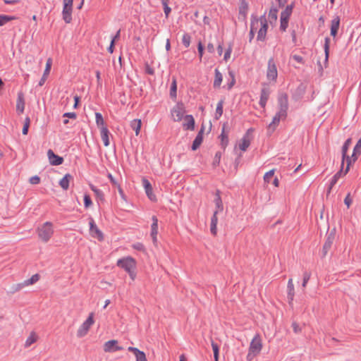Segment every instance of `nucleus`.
Segmentation results:
<instances>
[{"label":"nucleus","mask_w":361,"mask_h":361,"mask_svg":"<svg viewBox=\"0 0 361 361\" xmlns=\"http://www.w3.org/2000/svg\"><path fill=\"white\" fill-rule=\"evenodd\" d=\"M257 40L259 42H265L267 39V32L264 31L259 28H258Z\"/></svg>","instance_id":"nucleus-46"},{"label":"nucleus","mask_w":361,"mask_h":361,"mask_svg":"<svg viewBox=\"0 0 361 361\" xmlns=\"http://www.w3.org/2000/svg\"><path fill=\"white\" fill-rule=\"evenodd\" d=\"M123 348L118 345L116 340H111L104 343V350L105 352H116L123 350Z\"/></svg>","instance_id":"nucleus-12"},{"label":"nucleus","mask_w":361,"mask_h":361,"mask_svg":"<svg viewBox=\"0 0 361 361\" xmlns=\"http://www.w3.org/2000/svg\"><path fill=\"white\" fill-rule=\"evenodd\" d=\"M39 275L38 274H35L32 275L30 279H28L24 281V284H25V286H28L30 285L34 284L36 282H37L39 281Z\"/></svg>","instance_id":"nucleus-42"},{"label":"nucleus","mask_w":361,"mask_h":361,"mask_svg":"<svg viewBox=\"0 0 361 361\" xmlns=\"http://www.w3.org/2000/svg\"><path fill=\"white\" fill-rule=\"evenodd\" d=\"M95 121L97 126L100 128V130L102 129V128H107L104 124L103 116L100 113H95Z\"/></svg>","instance_id":"nucleus-38"},{"label":"nucleus","mask_w":361,"mask_h":361,"mask_svg":"<svg viewBox=\"0 0 361 361\" xmlns=\"http://www.w3.org/2000/svg\"><path fill=\"white\" fill-rule=\"evenodd\" d=\"M258 354L255 352H251L250 350H248V353L247 355L246 359L247 361H252L254 357L257 356Z\"/></svg>","instance_id":"nucleus-59"},{"label":"nucleus","mask_w":361,"mask_h":361,"mask_svg":"<svg viewBox=\"0 0 361 361\" xmlns=\"http://www.w3.org/2000/svg\"><path fill=\"white\" fill-rule=\"evenodd\" d=\"M128 350L132 352L135 355L136 361H147L145 353L135 347H128Z\"/></svg>","instance_id":"nucleus-15"},{"label":"nucleus","mask_w":361,"mask_h":361,"mask_svg":"<svg viewBox=\"0 0 361 361\" xmlns=\"http://www.w3.org/2000/svg\"><path fill=\"white\" fill-rule=\"evenodd\" d=\"M289 19L280 17V30L285 32L288 26Z\"/></svg>","instance_id":"nucleus-47"},{"label":"nucleus","mask_w":361,"mask_h":361,"mask_svg":"<svg viewBox=\"0 0 361 361\" xmlns=\"http://www.w3.org/2000/svg\"><path fill=\"white\" fill-rule=\"evenodd\" d=\"M117 266L123 269L126 272H130V270L135 269L136 262L133 257H126L119 259L117 261Z\"/></svg>","instance_id":"nucleus-3"},{"label":"nucleus","mask_w":361,"mask_h":361,"mask_svg":"<svg viewBox=\"0 0 361 361\" xmlns=\"http://www.w3.org/2000/svg\"><path fill=\"white\" fill-rule=\"evenodd\" d=\"M47 156L49 161V163L52 166H59L61 164L63 161V159L59 155L54 154L53 150L49 149L47 152Z\"/></svg>","instance_id":"nucleus-13"},{"label":"nucleus","mask_w":361,"mask_h":361,"mask_svg":"<svg viewBox=\"0 0 361 361\" xmlns=\"http://www.w3.org/2000/svg\"><path fill=\"white\" fill-rule=\"evenodd\" d=\"M219 213V210H215L214 212L213 216L211 219V224H210V231L213 235L216 234V225L218 223L217 214Z\"/></svg>","instance_id":"nucleus-29"},{"label":"nucleus","mask_w":361,"mask_h":361,"mask_svg":"<svg viewBox=\"0 0 361 361\" xmlns=\"http://www.w3.org/2000/svg\"><path fill=\"white\" fill-rule=\"evenodd\" d=\"M190 40H191V37L190 36L189 34L188 33H185L183 35V38H182V43L184 45V47L185 48H188L190 47Z\"/></svg>","instance_id":"nucleus-48"},{"label":"nucleus","mask_w":361,"mask_h":361,"mask_svg":"<svg viewBox=\"0 0 361 361\" xmlns=\"http://www.w3.org/2000/svg\"><path fill=\"white\" fill-rule=\"evenodd\" d=\"M73 179V177L70 173H66L63 178L59 181V185L64 190H67L69 188L70 181Z\"/></svg>","instance_id":"nucleus-25"},{"label":"nucleus","mask_w":361,"mask_h":361,"mask_svg":"<svg viewBox=\"0 0 361 361\" xmlns=\"http://www.w3.org/2000/svg\"><path fill=\"white\" fill-rule=\"evenodd\" d=\"M203 132H204V130H203V128H202L199 131L197 135H196L195 140L192 142V145L191 147L192 150H193V151L196 150L202 144V140H203Z\"/></svg>","instance_id":"nucleus-24"},{"label":"nucleus","mask_w":361,"mask_h":361,"mask_svg":"<svg viewBox=\"0 0 361 361\" xmlns=\"http://www.w3.org/2000/svg\"><path fill=\"white\" fill-rule=\"evenodd\" d=\"M212 347L214 352V357L215 361L219 360V348L217 343L212 342Z\"/></svg>","instance_id":"nucleus-50"},{"label":"nucleus","mask_w":361,"mask_h":361,"mask_svg":"<svg viewBox=\"0 0 361 361\" xmlns=\"http://www.w3.org/2000/svg\"><path fill=\"white\" fill-rule=\"evenodd\" d=\"M36 341V335L32 333L29 337L26 339L25 346L29 347Z\"/></svg>","instance_id":"nucleus-49"},{"label":"nucleus","mask_w":361,"mask_h":361,"mask_svg":"<svg viewBox=\"0 0 361 361\" xmlns=\"http://www.w3.org/2000/svg\"><path fill=\"white\" fill-rule=\"evenodd\" d=\"M293 5H288L286 8L281 13V18L289 19L293 12Z\"/></svg>","instance_id":"nucleus-37"},{"label":"nucleus","mask_w":361,"mask_h":361,"mask_svg":"<svg viewBox=\"0 0 361 361\" xmlns=\"http://www.w3.org/2000/svg\"><path fill=\"white\" fill-rule=\"evenodd\" d=\"M100 133H101V138L104 142V146L108 147L110 144L109 138V131L108 128H102V129H101V130H100Z\"/></svg>","instance_id":"nucleus-32"},{"label":"nucleus","mask_w":361,"mask_h":361,"mask_svg":"<svg viewBox=\"0 0 361 361\" xmlns=\"http://www.w3.org/2000/svg\"><path fill=\"white\" fill-rule=\"evenodd\" d=\"M163 8H164V14H165L166 17L167 18L171 11V8L169 6V5H163Z\"/></svg>","instance_id":"nucleus-64"},{"label":"nucleus","mask_w":361,"mask_h":361,"mask_svg":"<svg viewBox=\"0 0 361 361\" xmlns=\"http://www.w3.org/2000/svg\"><path fill=\"white\" fill-rule=\"evenodd\" d=\"M197 50H198L200 59H201L202 58L203 52H204V46L202 45L201 42H199V43L197 44Z\"/></svg>","instance_id":"nucleus-58"},{"label":"nucleus","mask_w":361,"mask_h":361,"mask_svg":"<svg viewBox=\"0 0 361 361\" xmlns=\"http://www.w3.org/2000/svg\"><path fill=\"white\" fill-rule=\"evenodd\" d=\"M292 58L293 60H295V61H297L299 63L303 64L305 63L303 58L299 55H296V54L293 55Z\"/></svg>","instance_id":"nucleus-61"},{"label":"nucleus","mask_w":361,"mask_h":361,"mask_svg":"<svg viewBox=\"0 0 361 361\" xmlns=\"http://www.w3.org/2000/svg\"><path fill=\"white\" fill-rule=\"evenodd\" d=\"M63 117L75 119L77 117V114L75 112H67L63 114Z\"/></svg>","instance_id":"nucleus-62"},{"label":"nucleus","mask_w":361,"mask_h":361,"mask_svg":"<svg viewBox=\"0 0 361 361\" xmlns=\"http://www.w3.org/2000/svg\"><path fill=\"white\" fill-rule=\"evenodd\" d=\"M251 131H252V128L248 129L239 142V148L243 152L246 151L250 145L251 137L250 133Z\"/></svg>","instance_id":"nucleus-10"},{"label":"nucleus","mask_w":361,"mask_h":361,"mask_svg":"<svg viewBox=\"0 0 361 361\" xmlns=\"http://www.w3.org/2000/svg\"><path fill=\"white\" fill-rule=\"evenodd\" d=\"M224 104V99H220L217 103L215 115H214V118L216 120H219L223 114Z\"/></svg>","instance_id":"nucleus-33"},{"label":"nucleus","mask_w":361,"mask_h":361,"mask_svg":"<svg viewBox=\"0 0 361 361\" xmlns=\"http://www.w3.org/2000/svg\"><path fill=\"white\" fill-rule=\"evenodd\" d=\"M25 109V99L23 92L18 93V98L16 102V110L18 113H23Z\"/></svg>","instance_id":"nucleus-23"},{"label":"nucleus","mask_w":361,"mask_h":361,"mask_svg":"<svg viewBox=\"0 0 361 361\" xmlns=\"http://www.w3.org/2000/svg\"><path fill=\"white\" fill-rule=\"evenodd\" d=\"M254 18L258 21L259 28L267 32L268 30V23L267 19L266 18V14L261 16L259 18L254 15Z\"/></svg>","instance_id":"nucleus-27"},{"label":"nucleus","mask_w":361,"mask_h":361,"mask_svg":"<svg viewBox=\"0 0 361 361\" xmlns=\"http://www.w3.org/2000/svg\"><path fill=\"white\" fill-rule=\"evenodd\" d=\"M90 188L94 192V195L97 198L102 200H104V195L102 190L97 188L96 186L93 185H90Z\"/></svg>","instance_id":"nucleus-41"},{"label":"nucleus","mask_w":361,"mask_h":361,"mask_svg":"<svg viewBox=\"0 0 361 361\" xmlns=\"http://www.w3.org/2000/svg\"><path fill=\"white\" fill-rule=\"evenodd\" d=\"M51 64H52V60L51 58H49L46 63V67H45V70L44 71L43 75L41 78L40 80L39 81V86H42L44 84V82L47 78V76L50 73Z\"/></svg>","instance_id":"nucleus-19"},{"label":"nucleus","mask_w":361,"mask_h":361,"mask_svg":"<svg viewBox=\"0 0 361 361\" xmlns=\"http://www.w3.org/2000/svg\"><path fill=\"white\" fill-rule=\"evenodd\" d=\"M89 220H90L89 226H90V235L93 238H97L99 240H102L104 239L103 233L97 226V225L94 222V220L92 217H90Z\"/></svg>","instance_id":"nucleus-6"},{"label":"nucleus","mask_w":361,"mask_h":361,"mask_svg":"<svg viewBox=\"0 0 361 361\" xmlns=\"http://www.w3.org/2000/svg\"><path fill=\"white\" fill-rule=\"evenodd\" d=\"M142 185L147 197L152 202L157 201V197L153 192L152 187L150 182L147 178L142 179Z\"/></svg>","instance_id":"nucleus-9"},{"label":"nucleus","mask_w":361,"mask_h":361,"mask_svg":"<svg viewBox=\"0 0 361 361\" xmlns=\"http://www.w3.org/2000/svg\"><path fill=\"white\" fill-rule=\"evenodd\" d=\"M141 121L140 119H134L130 123V127L135 131V135H138L141 128Z\"/></svg>","instance_id":"nucleus-35"},{"label":"nucleus","mask_w":361,"mask_h":361,"mask_svg":"<svg viewBox=\"0 0 361 361\" xmlns=\"http://www.w3.org/2000/svg\"><path fill=\"white\" fill-rule=\"evenodd\" d=\"M38 237L44 243L48 242L54 234L52 223L47 221L37 229Z\"/></svg>","instance_id":"nucleus-1"},{"label":"nucleus","mask_w":361,"mask_h":361,"mask_svg":"<svg viewBox=\"0 0 361 361\" xmlns=\"http://www.w3.org/2000/svg\"><path fill=\"white\" fill-rule=\"evenodd\" d=\"M177 84H176V80L175 78H173L171 87H170V97L172 99H176L177 94Z\"/></svg>","instance_id":"nucleus-40"},{"label":"nucleus","mask_w":361,"mask_h":361,"mask_svg":"<svg viewBox=\"0 0 361 361\" xmlns=\"http://www.w3.org/2000/svg\"><path fill=\"white\" fill-rule=\"evenodd\" d=\"M185 107L183 103H178L171 109V116L174 121H180L183 118Z\"/></svg>","instance_id":"nucleus-5"},{"label":"nucleus","mask_w":361,"mask_h":361,"mask_svg":"<svg viewBox=\"0 0 361 361\" xmlns=\"http://www.w3.org/2000/svg\"><path fill=\"white\" fill-rule=\"evenodd\" d=\"M231 52H232V47H231V46H229V47L225 51L224 56V59L226 61H227L230 59Z\"/></svg>","instance_id":"nucleus-56"},{"label":"nucleus","mask_w":361,"mask_h":361,"mask_svg":"<svg viewBox=\"0 0 361 361\" xmlns=\"http://www.w3.org/2000/svg\"><path fill=\"white\" fill-rule=\"evenodd\" d=\"M262 348V339L259 334H255L254 338L250 342L249 350L251 352L259 354Z\"/></svg>","instance_id":"nucleus-7"},{"label":"nucleus","mask_w":361,"mask_h":361,"mask_svg":"<svg viewBox=\"0 0 361 361\" xmlns=\"http://www.w3.org/2000/svg\"><path fill=\"white\" fill-rule=\"evenodd\" d=\"M277 14H278V9L275 7H272L270 8L269 12L268 18L270 22V23H275L277 20Z\"/></svg>","instance_id":"nucleus-36"},{"label":"nucleus","mask_w":361,"mask_h":361,"mask_svg":"<svg viewBox=\"0 0 361 361\" xmlns=\"http://www.w3.org/2000/svg\"><path fill=\"white\" fill-rule=\"evenodd\" d=\"M295 297V288L293 279H289L287 284V298L290 306H293Z\"/></svg>","instance_id":"nucleus-11"},{"label":"nucleus","mask_w":361,"mask_h":361,"mask_svg":"<svg viewBox=\"0 0 361 361\" xmlns=\"http://www.w3.org/2000/svg\"><path fill=\"white\" fill-rule=\"evenodd\" d=\"M311 277V272L305 271L303 272V277H302V288H305L307 286V284L310 279Z\"/></svg>","instance_id":"nucleus-44"},{"label":"nucleus","mask_w":361,"mask_h":361,"mask_svg":"<svg viewBox=\"0 0 361 361\" xmlns=\"http://www.w3.org/2000/svg\"><path fill=\"white\" fill-rule=\"evenodd\" d=\"M340 26V18L339 16H335L331 22V35L333 37H336L338 34V31Z\"/></svg>","instance_id":"nucleus-17"},{"label":"nucleus","mask_w":361,"mask_h":361,"mask_svg":"<svg viewBox=\"0 0 361 361\" xmlns=\"http://www.w3.org/2000/svg\"><path fill=\"white\" fill-rule=\"evenodd\" d=\"M214 202L216 205V210H219V212L223 211L224 206H223L222 200H221V197L220 195V191L219 190H217L216 192Z\"/></svg>","instance_id":"nucleus-31"},{"label":"nucleus","mask_w":361,"mask_h":361,"mask_svg":"<svg viewBox=\"0 0 361 361\" xmlns=\"http://www.w3.org/2000/svg\"><path fill=\"white\" fill-rule=\"evenodd\" d=\"M274 170L272 169V170H270L268 172H267L264 176V180L265 182L267 183H269L270 181V179L271 178V177L274 176Z\"/></svg>","instance_id":"nucleus-54"},{"label":"nucleus","mask_w":361,"mask_h":361,"mask_svg":"<svg viewBox=\"0 0 361 361\" xmlns=\"http://www.w3.org/2000/svg\"><path fill=\"white\" fill-rule=\"evenodd\" d=\"M352 143V139L351 138H348L343 147H342V149H341V152H342V162H341V167L343 166L344 165V161H347V157H348L347 155V152H348V148L350 146Z\"/></svg>","instance_id":"nucleus-21"},{"label":"nucleus","mask_w":361,"mask_h":361,"mask_svg":"<svg viewBox=\"0 0 361 361\" xmlns=\"http://www.w3.org/2000/svg\"><path fill=\"white\" fill-rule=\"evenodd\" d=\"M334 240V235H329L327 236L325 243L323 245L322 252L323 255L325 256L329 250L331 248V246L333 245Z\"/></svg>","instance_id":"nucleus-26"},{"label":"nucleus","mask_w":361,"mask_h":361,"mask_svg":"<svg viewBox=\"0 0 361 361\" xmlns=\"http://www.w3.org/2000/svg\"><path fill=\"white\" fill-rule=\"evenodd\" d=\"M17 19V17L15 16H8V15H1L0 14V26L4 25L8 22Z\"/></svg>","instance_id":"nucleus-39"},{"label":"nucleus","mask_w":361,"mask_h":361,"mask_svg":"<svg viewBox=\"0 0 361 361\" xmlns=\"http://www.w3.org/2000/svg\"><path fill=\"white\" fill-rule=\"evenodd\" d=\"M329 44H330V38L326 37L324 40V49L325 53V60L327 61L329 54Z\"/></svg>","instance_id":"nucleus-45"},{"label":"nucleus","mask_w":361,"mask_h":361,"mask_svg":"<svg viewBox=\"0 0 361 361\" xmlns=\"http://www.w3.org/2000/svg\"><path fill=\"white\" fill-rule=\"evenodd\" d=\"M279 108L288 110V100L286 94H281L278 98Z\"/></svg>","instance_id":"nucleus-28"},{"label":"nucleus","mask_w":361,"mask_h":361,"mask_svg":"<svg viewBox=\"0 0 361 361\" xmlns=\"http://www.w3.org/2000/svg\"><path fill=\"white\" fill-rule=\"evenodd\" d=\"M287 111L288 110L279 108V111L276 112V115L279 116L281 120H284L287 117Z\"/></svg>","instance_id":"nucleus-52"},{"label":"nucleus","mask_w":361,"mask_h":361,"mask_svg":"<svg viewBox=\"0 0 361 361\" xmlns=\"http://www.w3.org/2000/svg\"><path fill=\"white\" fill-rule=\"evenodd\" d=\"M40 181V178L38 176H32L30 178V183L33 185L38 184Z\"/></svg>","instance_id":"nucleus-60"},{"label":"nucleus","mask_w":361,"mask_h":361,"mask_svg":"<svg viewBox=\"0 0 361 361\" xmlns=\"http://www.w3.org/2000/svg\"><path fill=\"white\" fill-rule=\"evenodd\" d=\"M221 138L222 145H227L228 142V135L224 133V127L223 128L221 134L220 135Z\"/></svg>","instance_id":"nucleus-55"},{"label":"nucleus","mask_w":361,"mask_h":361,"mask_svg":"<svg viewBox=\"0 0 361 361\" xmlns=\"http://www.w3.org/2000/svg\"><path fill=\"white\" fill-rule=\"evenodd\" d=\"M25 286H25V284H24V281L23 283L14 284L11 287V289L10 292L12 293H14L16 292H18V291L20 290L22 288H23Z\"/></svg>","instance_id":"nucleus-51"},{"label":"nucleus","mask_w":361,"mask_h":361,"mask_svg":"<svg viewBox=\"0 0 361 361\" xmlns=\"http://www.w3.org/2000/svg\"><path fill=\"white\" fill-rule=\"evenodd\" d=\"M342 173V169L338 171L330 180L328 192L329 193L332 188L336 184L338 180L340 178Z\"/></svg>","instance_id":"nucleus-34"},{"label":"nucleus","mask_w":361,"mask_h":361,"mask_svg":"<svg viewBox=\"0 0 361 361\" xmlns=\"http://www.w3.org/2000/svg\"><path fill=\"white\" fill-rule=\"evenodd\" d=\"M270 91L268 88H262L260 94L259 104L261 107L264 108L269 99Z\"/></svg>","instance_id":"nucleus-20"},{"label":"nucleus","mask_w":361,"mask_h":361,"mask_svg":"<svg viewBox=\"0 0 361 361\" xmlns=\"http://www.w3.org/2000/svg\"><path fill=\"white\" fill-rule=\"evenodd\" d=\"M93 316H94L93 313H90L89 317L87 318V319L79 327V329L77 331L78 337L82 338L87 334L90 328L94 324Z\"/></svg>","instance_id":"nucleus-4"},{"label":"nucleus","mask_w":361,"mask_h":361,"mask_svg":"<svg viewBox=\"0 0 361 361\" xmlns=\"http://www.w3.org/2000/svg\"><path fill=\"white\" fill-rule=\"evenodd\" d=\"M292 327H293V331L295 334H299L302 331L301 327L295 322H293L292 323Z\"/></svg>","instance_id":"nucleus-57"},{"label":"nucleus","mask_w":361,"mask_h":361,"mask_svg":"<svg viewBox=\"0 0 361 361\" xmlns=\"http://www.w3.org/2000/svg\"><path fill=\"white\" fill-rule=\"evenodd\" d=\"M361 154V137L359 139L355 146L353 148V154L350 157H347V166L345 170V174L348 173L350 169V165L355 162L358 157Z\"/></svg>","instance_id":"nucleus-2"},{"label":"nucleus","mask_w":361,"mask_h":361,"mask_svg":"<svg viewBox=\"0 0 361 361\" xmlns=\"http://www.w3.org/2000/svg\"><path fill=\"white\" fill-rule=\"evenodd\" d=\"M185 122L183 123L185 130H193L195 128V120L192 115H186Z\"/></svg>","instance_id":"nucleus-22"},{"label":"nucleus","mask_w":361,"mask_h":361,"mask_svg":"<svg viewBox=\"0 0 361 361\" xmlns=\"http://www.w3.org/2000/svg\"><path fill=\"white\" fill-rule=\"evenodd\" d=\"M152 224L151 225V233L150 235L152 238L154 244L157 243V234H158V219L156 216L152 217Z\"/></svg>","instance_id":"nucleus-14"},{"label":"nucleus","mask_w":361,"mask_h":361,"mask_svg":"<svg viewBox=\"0 0 361 361\" xmlns=\"http://www.w3.org/2000/svg\"><path fill=\"white\" fill-rule=\"evenodd\" d=\"M133 247V248H135V250H140V251L145 250L144 245L140 243H137L134 244Z\"/></svg>","instance_id":"nucleus-63"},{"label":"nucleus","mask_w":361,"mask_h":361,"mask_svg":"<svg viewBox=\"0 0 361 361\" xmlns=\"http://www.w3.org/2000/svg\"><path fill=\"white\" fill-rule=\"evenodd\" d=\"M92 204V200L89 195L85 194L84 195V206L86 208L90 207Z\"/></svg>","instance_id":"nucleus-53"},{"label":"nucleus","mask_w":361,"mask_h":361,"mask_svg":"<svg viewBox=\"0 0 361 361\" xmlns=\"http://www.w3.org/2000/svg\"><path fill=\"white\" fill-rule=\"evenodd\" d=\"M259 28L258 21L254 18V15L251 16L250 30L249 32V42H251L255 37V34Z\"/></svg>","instance_id":"nucleus-16"},{"label":"nucleus","mask_w":361,"mask_h":361,"mask_svg":"<svg viewBox=\"0 0 361 361\" xmlns=\"http://www.w3.org/2000/svg\"><path fill=\"white\" fill-rule=\"evenodd\" d=\"M278 72L275 62L272 58L268 61L267 77L270 80H276Z\"/></svg>","instance_id":"nucleus-8"},{"label":"nucleus","mask_w":361,"mask_h":361,"mask_svg":"<svg viewBox=\"0 0 361 361\" xmlns=\"http://www.w3.org/2000/svg\"><path fill=\"white\" fill-rule=\"evenodd\" d=\"M214 88H219L221 86V84L223 80V75L221 73V72L219 71L218 68H216L214 71Z\"/></svg>","instance_id":"nucleus-30"},{"label":"nucleus","mask_w":361,"mask_h":361,"mask_svg":"<svg viewBox=\"0 0 361 361\" xmlns=\"http://www.w3.org/2000/svg\"><path fill=\"white\" fill-rule=\"evenodd\" d=\"M72 11L73 6H63L62 18L66 23H70L72 20Z\"/></svg>","instance_id":"nucleus-18"},{"label":"nucleus","mask_w":361,"mask_h":361,"mask_svg":"<svg viewBox=\"0 0 361 361\" xmlns=\"http://www.w3.org/2000/svg\"><path fill=\"white\" fill-rule=\"evenodd\" d=\"M281 120V119L275 114L272 119V121L269 125V128L271 129L272 131H274L276 129V126L279 125Z\"/></svg>","instance_id":"nucleus-43"}]
</instances>
